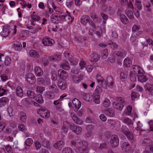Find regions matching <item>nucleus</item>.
<instances>
[{
	"label": "nucleus",
	"mask_w": 153,
	"mask_h": 153,
	"mask_svg": "<svg viewBox=\"0 0 153 153\" xmlns=\"http://www.w3.org/2000/svg\"><path fill=\"white\" fill-rule=\"evenodd\" d=\"M9 102V100L6 97H2L0 100V106L2 107L5 106Z\"/></svg>",
	"instance_id": "b1692460"
},
{
	"label": "nucleus",
	"mask_w": 153,
	"mask_h": 153,
	"mask_svg": "<svg viewBox=\"0 0 153 153\" xmlns=\"http://www.w3.org/2000/svg\"><path fill=\"white\" fill-rule=\"evenodd\" d=\"M61 56L60 55H54L53 56H50L49 57V59L52 62L60 60Z\"/></svg>",
	"instance_id": "c85d7f7f"
},
{
	"label": "nucleus",
	"mask_w": 153,
	"mask_h": 153,
	"mask_svg": "<svg viewBox=\"0 0 153 153\" xmlns=\"http://www.w3.org/2000/svg\"><path fill=\"white\" fill-rule=\"evenodd\" d=\"M10 33V30L8 28L4 27L0 34L3 37H6Z\"/></svg>",
	"instance_id": "dca6fc26"
},
{
	"label": "nucleus",
	"mask_w": 153,
	"mask_h": 153,
	"mask_svg": "<svg viewBox=\"0 0 153 153\" xmlns=\"http://www.w3.org/2000/svg\"><path fill=\"white\" fill-rule=\"evenodd\" d=\"M138 94L135 92H132L131 94V99L133 100H134L135 98H137L138 96Z\"/></svg>",
	"instance_id": "69168bd1"
},
{
	"label": "nucleus",
	"mask_w": 153,
	"mask_h": 153,
	"mask_svg": "<svg viewBox=\"0 0 153 153\" xmlns=\"http://www.w3.org/2000/svg\"><path fill=\"white\" fill-rule=\"evenodd\" d=\"M99 84L104 88H107L108 84L107 82H106V81L105 80L101 82H100Z\"/></svg>",
	"instance_id": "680f3d73"
},
{
	"label": "nucleus",
	"mask_w": 153,
	"mask_h": 153,
	"mask_svg": "<svg viewBox=\"0 0 153 153\" xmlns=\"http://www.w3.org/2000/svg\"><path fill=\"white\" fill-rule=\"evenodd\" d=\"M70 128L73 132L77 134H80L82 131V128L81 127L78 126L74 124L70 125Z\"/></svg>",
	"instance_id": "423d86ee"
},
{
	"label": "nucleus",
	"mask_w": 153,
	"mask_h": 153,
	"mask_svg": "<svg viewBox=\"0 0 153 153\" xmlns=\"http://www.w3.org/2000/svg\"><path fill=\"white\" fill-rule=\"evenodd\" d=\"M115 55H116L117 56L119 57H124L125 56L126 53L124 51H116L114 53Z\"/></svg>",
	"instance_id": "72a5a7b5"
},
{
	"label": "nucleus",
	"mask_w": 153,
	"mask_h": 153,
	"mask_svg": "<svg viewBox=\"0 0 153 153\" xmlns=\"http://www.w3.org/2000/svg\"><path fill=\"white\" fill-rule=\"evenodd\" d=\"M132 68L133 71V73L137 75L142 74L143 70L140 67L138 66L134 65L132 66Z\"/></svg>",
	"instance_id": "0eeeda50"
},
{
	"label": "nucleus",
	"mask_w": 153,
	"mask_h": 153,
	"mask_svg": "<svg viewBox=\"0 0 153 153\" xmlns=\"http://www.w3.org/2000/svg\"><path fill=\"white\" fill-rule=\"evenodd\" d=\"M21 102L22 104L25 105L32 104L33 103V102L30 99L28 98L23 99Z\"/></svg>",
	"instance_id": "7c9ffc66"
},
{
	"label": "nucleus",
	"mask_w": 153,
	"mask_h": 153,
	"mask_svg": "<svg viewBox=\"0 0 153 153\" xmlns=\"http://www.w3.org/2000/svg\"><path fill=\"white\" fill-rule=\"evenodd\" d=\"M119 140L118 136L116 135H112L111 138L110 142L113 147H117L119 144Z\"/></svg>",
	"instance_id": "7ed1b4c3"
},
{
	"label": "nucleus",
	"mask_w": 153,
	"mask_h": 153,
	"mask_svg": "<svg viewBox=\"0 0 153 153\" xmlns=\"http://www.w3.org/2000/svg\"><path fill=\"white\" fill-rule=\"evenodd\" d=\"M121 131L125 135L127 133H129V129L126 126L123 125L121 130Z\"/></svg>",
	"instance_id": "de8ad7c7"
},
{
	"label": "nucleus",
	"mask_w": 153,
	"mask_h": 153,
	"mask_svg": "<svg viewBox=\"0 0 153 153\" xmlns=\"http://www.w3.org/2000/svg\"><path fill=\"white\" fill-rule=\"evenodd\" d=\"M58 86L59 88L62 90H65L67 87V84L64 80L59 81L58 82Z\"/></svg>",
	"instance_id": "ddd939ff"
},
{
	"label": "nucleus",
	"mask_w": 153,
	"mask_h": 153,
	"mask_svg": "<svg viewBox=\"0 0 153 153\" xmlns=\"http://www.w3.org/2000/svg\"><path fill=\"white\" fill-rule=\"evenodd\" d=\"M136 76L137 75L131 73L130 74V78L131 81L134 82L136 80Z\"/></svg>",
	"instance_id": "e2e57ef3"
},
{
	"label": "nucleus",
	"mask_w": 153,
	"mask_h": 153,
	"mask_svg": "<svg viewBox=\"0 0 153 153\" xmlns=\"http://www.w3.org/2000/svg\"><path fill=\"white\" fill-rule=\"evenodd\" d=\"M13 48L16 50L20 51L22 48V46L21 42L17 41L13 42Z\"/></svg>",
	"instance_id": "a211bd4d"
},
{
	"label": "nucleus",
	"mask_w": 153,
	"mask_h": 153,
	"mask_svg": "<svg viewBox=\"0 0 153 153\" xmlns=\"http://www.w3.org/2000/svg\"><path fill=\"white\" fill-rule=\"evenodd\" d=\"M42 145L43 147L46 148L47 149H50V146L49 144V142L46 139H43L42 142Z\"/></svg>",
	"instance_id": "a19ab883"
},
{
	"label": "nucleus",
	"mask_w": 153,
	"mask_h": 153,
	"mask_svg": "<svg viewBox=\"0 0 153 153\" xmlns=\"http://www.w3.org/2000/svg\"><path fill=\"white\" fill-rule=\"evenodd\" d=\"M11 62V59L8 56H6L5 58L4 64L6 66L9 65Z\"/></svg>",
	"instance_id": "49530a36"
},
{
	"label": "nucleus",
	"mask_w": 153,
	"mask_h": 153,
	"mask_svg": "<svg viewBox=\"0 0 153 153\" xmlns=\"http://www.w3.org/2000/svg\"><path fill=\"white\" fill-rule=\"evenodd\" d=\"M108 44L109 45L111 48L115 50L117 48L118 46L117 44L115 42H114L111 40H109L108 41Z\"/></svg>",
	"instance_id": "4c0bfd02"
},
{
	"label": "nucleus",
	"mask_w": 153,
	"mask_h": 153,
	"mask_svg": "<svg viewBox=\"0 0 153 153\" xmlns=\"http://www.w3.org/2000/svg\"><path fill=\"white\" fill-rule=\"evenodd\" d=\"M90 20L89 16L87 15H84L82 17L81 19V22L83 25H85L88 22H89Z\"/></svg>",
	"instance_id": "412c9836"
},
{
	"label": "nucleus",
	"mask_w": 153,
	"mask_h": 153,
	"mask_svg": "<svg viewBox=\"0 0 153 153\" xmlns=\"http://www.w3.org/2000/svg\"><path fill=\"white\" fill-rule=\"evenodd\" d=\"M45 89L44 87L39 86L37 87L36 91L37 92L40 93H42L43 91H44Z\"/></svg>",
	"instance_id": "774afa93"
},
{
	"label": "nucleus",
	"mask_w": 153,
	"mask_h": 153,
	"mask_svg": "<svg viewBox=\"0 0 153 153\" xmlns=\"http://www.w3.org/2000/svg\"><path fill=\"white\" fill-rule=\"evenodd\" d=\"M36 75L38 76H42L43 74V71L39 67H36L34 69Z\"/></svg>",
	"instance_id": "5701e85b"
},
{
	"label": "nucleus",
	"mask_w": 153,
	"mask_h": 153,
	"mask_svg": "<svg viewBox=\"0 0 153 153\" xmlns=\"http://www.w3.org/2000/svg\"><path fill=\"white\" fill-rule=\"evenodd\" d=\"M26 78L28 82L30 84H33L36 81L35 77L34 75L31 73L27 74Z\"/></svg>",
	"instance_id": "39448f33"
},
{
	"label": "nucleus",
	"mask_w": 153,
	"mask_h": 153,
	"mask_svg": "<svg viewBox=\"0 0 153 153\" xmlns=\"http://www.w3.org/2000/svg\"><path fill=\"white\" fill-rule=\"evenodd\" d=\"M45 97L47 98L51 99L54 98L55 96L54 93L51 91H48L44 94Z\"/></svg>",
	"instance_id": "4be33fe9"
},
{
	"label": "nucleus",
	"mask_w": 153,
	"mask_h": 153,
	"mask_svg": "<svg viewBox=\"0 0 153 153\" xmlns=\"http://www.w3.org/2000/svg\"><path fill=\"white\" fill-rule=\"evenodd\" d=\"M71 116L74 122L79 125H82L83 123L82 120L79 119L77 116L74 113H72Z\"/></svg>",
	"instance_id": "f8f14e48"
},
{
	"label": "nucleus",
	"mask_w": 153,
	"mask_h": 153,
	"mask_svg": "<svg viewBox=\"0 0 153 153\" xmlns=\"http://www.w3.org/2000/svg\"><path fill=\"white\" fill-rule=\"evenodd\" d=\"M120 19L121 21L124 24H126L128 22V19L124 15H120Z\"/></svg>",
	"instance_id": "a18cd8bd"
},
{
	"label": "nucleus",
	"mask_w": 153,
	"mask_h": 153,
	"mask_svg": "<svg viewBox=\"0 0 153 153\" xmlns=\"http://www.w3.org/2000/svg\"><path fill=\"white\" fill-rule=\"evenodd\" d=\"M128 74L127 71L125 72H121L120 74V77L121 79H126L127 77Z\"/></svg>",
	"instance_id": "8fccbe9b"
},
{
	"label": "nucleus",
	"mask_w": 153,
	"mask_h": 153,
	"mask_svg": "<svg viewBox=\"0 0 153 153\" xmlns=\"http://www.w3.org/2000/svg\"><path fill=\"white\" fill-rule=\"evenodd\" d=\"M65 144V142L61 140L57 141L53 145V147L58 150H61Z\"/></svg>",
	"instance_id": "9d476101"
},
{
	"label": "nucleus",
	"mask_w": 153,
	"mask_h": 153,
	"mask_svg": "<svg viewBox=\"0 0 153 153\" xmlns=\"http://www.w3.org/2000/svg\"><path fill=\"white\" fill-rule=\"evenodd\" d=\"M105 114L110 117H113L115 115L114 111L111 108H108L105 111Z\"/></svg>",
	"instance_id": "f3484780"
},
{
	"label": "nucleus",
	"mask_w": 153,
	"mask_h": 153,
	"mask_svg": "<svg viewBox=\"0 0 153 153\" xmlns=\"http://www.w3.org/2000/svg\"><path fill=\"white\" fill-rule=\"evenodd\" d=\"M100 56L97 53H93L91 56L90 61L91 62H96L99 60Z\"/></svg>",
	"instance_id": "aec40b11"
},
{
	"label": "nucleus",
	"mask_w": 153,
	"mask_h": 153,
	"mask_svg": "<svg viewBox=\"0 0 153 153\" xmlns=\"http://www.w3.org/2000/svg\"><path fill=\"white\" fill-rule=\"evenodd\" d=\"M37 112L41 117L44 118H48L50 117L49 111L44 108L42 107L38 109Z\"/></svg>",
	"instance_id": "f03ea898"
},
{
	"label": "nucleus",
	"mask_w": 153,
	"mask_h": 153,
	"mask_svg": "<svg viewBox=\"0 0 153 153\" xmlns=\"http://www.w3.org/2000/svg\"><path fill=\"white\" fill-rule=\"evenodd\" d=\"M131 40L132 44L134 46H136L138 44V39L136 36H132L131 37Z\"/></svg>",
	"instance_id": "79ce46f5"
},
{
	"label": "nucleus",
	"mask_w": 153,
	"mask_h": 153,
	"mask_svg": "<svg viewBox=\"0 0 153 153\" xmlns=\"http://www.w3.org/2000/svg\"><path fill=\"white\" fill-rule=\"evenodd\" d=\"M73 0H67L66 5L68 7L70 8L73 4Z\"/></svg>",
	"instance_id": "bf43d9fd"
},
{
	"label": "nucleus",
	"mask_w": 153,
	"mask_h": 153,
	"mask_svg": "<svg viewBox=\"0 0 153 153\" xmlns=\"http://www.w3.org/2000/svg\"><path fill=\"white\" fill-rule=\"evenodd\" d=\"M33 142V140L30 138L27 139L25 142L26 145L28 146H31L32 145Z\"/></svg>",
	"instance_id": "864d4df0"
},
{
	"label": "nucleus",
	"mask_w": 153,
	"mask_h": 153,
	"mask_svg": "<svg viewBox=\"0 0 153 153\" xmlns=\"http://www.w3.org/2000/svg\"><path fill=\"white\" fill-rule=\"evenodd\" d=\"M51 18V21L53 23L57 24L60 22V18L59 17L58 15L56 14L52 15Z\"/></svg>",
	"instance_id": "9b49d317"
},
{
	"label": "nucleus",
	"mask_w": 153,
	"mask_h": 153,
	"mask_svg": "<svg viewBox=\"0 0 153 153\" xmlns=\"http://www.w3.org/2000/svg\"><path fill=\"white\" fill-rule=\"evenodd\" d=\"M29 54L31 56L35 58H37L39 56V55L37 51L34 50L30 51Z\"/></svg>",
	"instance_id": "473e14b6"
},
{
	"label": "nucleus",
	"mask_w": 153,
	"mask_h": 153,
	"mask_svg": "<svg viewBox=\"0 0 153 153\" xmlns=\"http://www.w3.org/2000/svg\"><path fill=\"white\" fill-rule=\"evenodd\" d=\"M72 103L74 105V111H77L81 107V102L75 98L73 100Z\"/></svg>",
	"instance_id": "6e6552de"
},
{
	"label": "nucleus",
	"mask_w": 153,
	"mask_h": 153,
	"mask_svg": "<svg viewBox=\"0 0 153 153\" xmlns=\"http://www.w3.org/2000/svg\"><path fill=\"white\" fill-rule=\"evenodd\" d=\"M27 96L30 98H34L36 97V94L35 92L30 90L27 91Z\"/></svg>",
	"instance_id": "37998d69"
},
{
	"label": "nucleus",
	"mask_w": 153,
	"mask_h": 153,
	"mask_svg": "<svg viewBox=\"0 0 153 153\" xmlns=\"http://www.w3.org/2000/svg\"><path fill=\"white\" fill-rule=\"evenodd\" d=\"M4 56V55L2 54H0V73L1 72L3 69V64L2 61L1 60L2 57Z\"/></svg>",
	"instance_id": "13d9d810"
},
{
	"label": "nucleus",
	"mask_w": 153,
	"mask_h": 153,
	"mask_svg": "<svg viewBox=\"0 0 153 153\" xmlns=\"http://www.w3.org/2000/svg\"><path fill=\"white\" fill-rule=\"evenodd\" d=\"M41 62L45 66H46L48 64L49 61L47 56L44 57L42 58Z\"/></svg>",
	"instance_id": "603ef678"
},
{
	"label": "nucleus",
	"mask_w": 153,
	"mask_h": 153,
	"mask_svg": "<svg viewBox=\"0 0 153 153\" xmlns=\"http://www.w3.org/2000/svg\"><path fill=\"white\" fill-rule=\"evenodd\" d=\"M145 90L150 92L153 90V85L149 83H146L145 86Z\"/></svg>",
	"instance_id": "58836bf2"
},
{
	"label": "nucleus",
	"mask_w": 153,
	"mask_h": 153,
	"mask_svg": "<svg viewBox=\"0 0 153 153\" xmlns=\"http://www.w3.org/2000/svg\"><path fill=\"white\" fill-rule=\"evenodd\" d=\"M73 150L70 147H66L63 149L62 153H72Z\"/></svg>",
	"instance_id": "3c124183"
},
{
	"label": "nucleus",
	"mask_w": 153,
	"mask_h": 153,
	"mask_svg": "<svg viewBox=\"0 0 153 153\" xmlns=\"http://www.w3.org/2000/svg\"><path fill=\"white\" fill-rule=\"evenodd\" d=\"M60 67L65 70H68L70 69L69 63L67 61L64 62L60 65Z\"/></svg>",
	"instance_id": "393cba45"
},
{
	"label": "nucleus",
	"mask_w": 153,
	"mask_h": 153,
	"mask_svg": "<svg viewBox=\"0 0 153 153\" xmlns=\"http://www.w3.org/2000/svg\"><path fill=\"white\" fill-rule=\"evenodd\" d=\"M128 8L125 11V13L126 15L128 17V18L131 19H134V16L131 10H130Z\"/></svg>",
	"instance_id": "f704fd0d"
},
{
	"label": "nucleus",
	"mask_w": 153,
	"mask_h": 153,
	"mask_svg": "<svg viewBox=\"0 0 153 153\" xmlns=\"http://www.w3.org/2000/svg\"><path fill=\"white\" fill-rule=\"evenodd\" d=\"M100 94L98 92L94 93V101L96 103L98 104L100 103Z\"/></svg>",
	"instance_id": "bb28decb"
},
{
	"label": "nucleus",
	"mask_w": 153,
	"mask_h": 153,
	"mask_svg": "<svg viewBox=\"0 0 153 153\" xmlns=\"http://www.w3.org/2000/svg\"><path fill=\"white\" fill-rule=\"evenodd\" d=\"M107 144L105 143H102L100 144L99 146L96 148V150L100 151L102 149H106V148Z\"/></svg>",
	"instance_id": "4d7b16f0"
},
{
	"label": "nucleus",
	"mask_w": 153,
	"mask_h": 153,
	"mask_svg": "<svg viewBox=\"0 0 153 153\" xmlns=\"http://www.w3.org/2000/svg\"><path fill=\"white\" fill-rule=\"evenodd\" d=\"M16 94L17 96L22 97H23V94L22 89L21 87L18 86L16 89Z\"/></svg>",
	"instance_id": "2f4dec72"
},
{
	"label": "nucleus",
	"mask_w": 153,
	"mask_h": 153,
	"mask_svg": "<svg viewBox=\"0 0 153 153\" xmlns=\"http://www.w3.org/2000/svg\"><path fill=\"white\" fill-rule=\"evenodd\" d=\"M83 77L81 76L76 75L73 77L74 82L76 83L79 82L82 79Z\"/></svg>",
	"instance_id": "cd10ccee"
},
{
	"label": "nucleus",
	"mask_w": 153,
	"mask_h": 153,
	"mask_svg": "<svg viewBox=\"0 0 153 153\" xmlns=\"http://www.w3.org/2000/svg\"><path fill=\"white\" fill-rule=\"evenodd\" d=\"M110 105L111 102L110 100L107 98L105 99L102 103L103 106L105 108L108 107Z\"/></svg>",
	"instance_id": "ea45409f"
},
{
	"label": "nucleus",
	"mask_w": 153,
	"mask_h": 153,
	"mask_svg": "<svg viewBox=\"0 0 153 153\" xmlns=\"http://www.w3.org/2000/svg\"><path fill=\"white\" fill-rule=\"evenodd\" d=\"M58 75L59 77L62 80H64L66 79L68 76V73L66 71L62 70H59L58 71Z\"/></svg>",
	"instance_id": "1a4fd4ad"
},
{
	"label": "nucleus",
	"mask_w": 153,
	"mask_h": 153,
	"mask_svg": "<svg viewBox=\"0 0 153 153\" xmlns=\"http://www.w3.org/2000/svg\"><path fill=\"white\" fill-rule=\"evenodd\" d=\"M135 5L137 8L139 10L141 9V5L140 2L137 0H135Z\"/></svg>",
	"instance_id": "0e129e2a"
},
{
	"label": "nucleus",
	"mask_w": 153,
	"mask_h": 153,
	"mask_svg": "<svg viewBox=\"0 0 153 153\" xmlns=\"http://www.w3.org/2000/svg\"><path fill=\"white\" fill-rule=\"evenodd\" d=\"M137 76L138 81L142 83L146 82L148 79L146 76L143 75V72L142 74L137 75Z\"/></svg>",
	"instance_id": "2eb2a0df"
},
{
	"label": "nucleus",
	"mask_w": 153,
	"mask_h": 153,
	"mask_svg": "<svg viewBox=\"0 0 153 153\" xmlns=\"http://www.w3.org/2000/svg\"><path fill=\"white\" fill-rule=\"evenodd\" d=\"M49 89L51 91L55 93H57L58 92L59 90L56 85L55 84H53L50 85L49 87Z\"/></svg>",
	"instance_id": "a878e982"
},
{
	"label": "nucleus",
	"mask_w": 153,
	"mask_h": 153,
	"mask_svg": "<svg viewBox=\"0 0 153 153\" xmlns=\"http://www.w3.org/2000/svg\"><path fill=\"white\" fill-rule=\"evenodd\" d=\"M120 3L123 6L127 5L128 8H130L132 9L134 8L132 2L131 1H130L128 3V0H120Z\"/></svg>",
	"instance_id": "4468645a"
},
{
	"label": "nucleus",
	"mask_w": 153,
	"mask_h": 153,
	"mask_svg": "<svg viewBox=\"0 0 153 153\" xmlns=\"http://www.w3.org/2000/svg\"><path fill=\"white\" fill-rule=\"evenodd\" d=\"M79 65L80 66L81 69H82L85 67L86 66V63L84 60L82 59L80 61Z\"/></svg>",
	"instance_id": "052dcab7"
},
{
	"label": "nucleus",
	"mask_w": 153,
	"mask_h": 153,
	"mask_svg": "<svg viewBox=\"0 0 153 153\" xmlns=\"http://www.w3.org/2000/svg\"><path fill=\"white\" fill-rule=\"evenodd\" d=\"M20 120L23 122H25L26 120L27 116L26 114L24 112L21 111L20 113Z\"/></svg>",
	"instance_id": "c03bdc74"
},
{
	"label": "nucleus",
	"mask_w": 153,
	"mask_h": 153,
	"mask_svg": "<svg viewBox=\"0 0 153 153\" xmlns=\"http://www.w3.org/2000/svg\"><path fill=\"white\" fill-rule=\"evenodd\" d=\"M152 143L151 140L149 138H146L143 140L141 142L142 145L144 146H150Z\"/></svg>",
	"instance_id": "6ab92c4d"
},
{
	"label": "nucleus",
	"mask_w": 153,
	"mask_h": 153,
	"mask_svg": "<svg viewBox=\"0 0 153 153\" xmlns=\"http://www.w3.org/2000/svg\"><path fill=\"white\" fill-rule=\"evenodd\" d=\"M131 61L128 58H126L124 61V65L125 66L128 67L131 64Z\"/></svg>",
	"instance_id": "e433bc0d"
},
{
	"label": "nucleus",
	"mask_w": 153,
	"mask_h": 153,
	"mask_svg": "<svg viewBox=\"0 0 153 153\" xmlns=\"http://www.w3.org/2000/svg\"><path fill=\"white\" fill-rule=\"evenodd\" d=\"M4 146H5V149L7 152L8 153H12V149L10 145H7Z\"/></svg>",
	"instance_id": "6e6d98bb"
},
{
	"label": "nucleus",
	"mask_w": 153,
	"mask_h": 153,
	"mask_svg": "<svg viewBox=\"0 0 153 153\" xmlns=\"http://www.w3.org/2000/svg\"><path fill=\"white\" fill-rule=\"evenodd\" d=\"M79 151L81 153H88V149L86 147H80L79 148Z\"/></svg>",
	"instance_id": "09e8293b"
},
{
	"label": "nucleus",
	"mask_w": 153,
	"mask_h": 153,
	"mask_svg": "<svg viewBox=\"0 0 153 153\" xmlns=\"http://www.w3.org/2000/svg\"><path fill=\"white\" fill-rule=\"evenodd\" d=\"M108 55V50L107 49L104 50L102 53V58L104 59L107 58Z\"/></svg>",
	"instance_id": "338daca9"
},
{
	"label": "nucleus",
	"mask_w": 153,
	"mask_h": 153,
	"mask_svg": "<svg viewBox=\"0 0 153 153\" xmlns=\"http://www.w3.org/2000/svg\"><path fill=\"white\" fill-rule=\"evenodd\" d=\"M106 81L108 86L112 88L114 84L113 78L111 76H109L107 78Z\"/></svg>",
	"instance_id": "c9c22d12"
},
{
	"label": "nucleus",
	"mask_w": 153,
	"mask_h": 153,
	"mask_svg": "<svg viewBox=\"0 0 153 153\" xmlns=\"http://www.w3.org/2000/svg\"><path fill=\"white\" fill-rule=\"evenodd\" d=\"M42 43L45 46H51L54 43V41L47 36L44 37Z\"/></svg>",
	"instance_id": "20e7f679"
},
{
	"label": "nucleus",
	"mask_w": 153,
	"mask_h": 153,
	"mask_svg": "<svg viewBox=\"0 0 153 153\" xmlns=\"http://www.w3.org/2000/svg\"><path fill=\"white\" fill-rule=\"evenodd\" d=\"M67 15H66L65 20L67 21L68 23H71L74 19V17L71 16L70 13L68 11H66Z\"/></svg>",
	"instance_id": "c756f323"
},
{
	"label": "nucleus",
	"mask_w": 153,
	"mask_h": 153,
	"mask_svg": "<svg viewBox=\"0 0 153 153\" xmlns=\"http://www.w3.org/2000/svg\"><path fill=\"white\" fill-rule=\"evenodd\" d=\"M116 100L117 101L113 102V106L116 109L121 111L123 107V103L125 102V101L122 97H117Z\"/></svg>",
	"instance_id": "f257e3e1"
},
{
	"label": "nucleus",
	"mask_w": 153,
	"mask_h": 153,
	"mask_svg": "<svg viewBox=\"0 0 153 153\" xmlns=\"http://www.w3.org/2000/svg\"><path fill=\"white\" fill-rule=\"evenodd\" d=\"M36 100L39 103H41L43 102L42 95L41 94H39L37 95Z\"/></svg>",
	"instance_id": "5fc2aeb1"
}]
</instances>
